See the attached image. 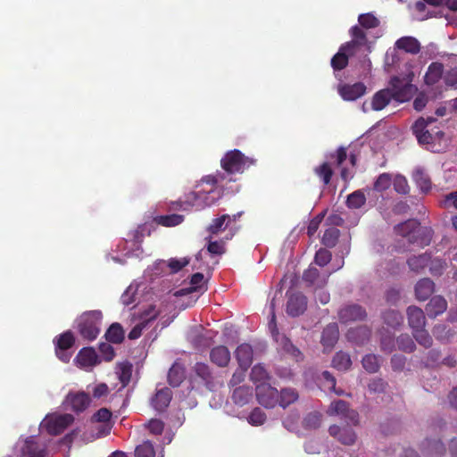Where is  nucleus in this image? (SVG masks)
<instances>
[{"label":"nucleus","mask_w":457,"mask_h":457,"mask_svg":"<svg viewBox=\"0 0 457 457\" xmlns=\"http://www.w3.org/2000/svg\"><path fill=\"white\" fill-rule=\"evenodd\" d=\"M329 274L320 277L317 268L310 266L303 274V280L310 285H316L322 288L328 283Z\"/></svg>","instance_id":"27"},{"label":"nucleus","mask_w":457,"mask_h":457,"mask_svg":"<svg viewBox=\"0 0 457 457\" xmlns=\"http://www.w3.org/2000/svg\"><path fill=\"white\" fill-rule=\"evenodd\" d=\"M347 157L348 148L345 146L338 147L334 153L329 154V158L334 160L335 165L341 168L340 177L344 181H348L354 174V170L343 166V163L347 160Z\"/></svg>","instance_id":"11"},{"label":"nucleus","mask_w":457,"mask_h":457,"mask_svg":"<svg viewBox=\"0 0 457 457\" xmlns=\"http://www.w3.org/2000/svg\"><path fill=\"white\" fill-rule=\"evenodd\" d=\"M350 35L352 37V44L356 42L360 46H366L368 41L367 35L361 28L357 25L352 27L350 29Z\"/></svg>","instance_id":"59"},{"label":"nucleus","mask_w":457,"mask_h":457,"mask_svg":"<svg viewBox=\"0 0 457 457\" xmlns=\"http://www.w3.org/2000/svg\"><path fill=\"white\" fill-rule=\"evenodd\" d=\"M435 121L436 119L432 117L428 119L420 117L413 123L411 130L420 145L435 144L436 141L440 140L445 136L442 130L437 129L434 131V129L429 130L428 129V127Z\"/></svg>","instance_id":"4"},{"label":"nucleus","mask_w":457,"mask_h":457,"mask_svg":"<svg viewBox=\"0 0 457 457\" xmlns=\"http://www.w3.org/2000/svg\"><path fill=\"white\" fill-rule=\"evenodd\" d=\"M106 340L112 344H120L125 337L124 329L120 323H112L104 335Z\"/></svg>","instance_id":"38"},{"label":"nucleus","mask_w":457,"mask_h":457,"mask_svg":"<svg viewBox=\"0 0 457 457\" xmlns=\"http://www.w3.org/2000/svg\"><path fill=\"white\" fill-rule=\"evenodd\" d=\"M392 184V177L388 173L380 174L374 182L373 188L378 192L386 191Z\"/></svg>","instance_id":"57"},{"label":"nucleus","mask_w":457,"mask_h":457,"mask_svg":"<svg viewBox=\"0 0 457 457\" xmlns=\"http://www.w3.org/2000/svg\"><path fill=\"white\" fill-rule=\"evenodd\" d=\"M417 87L405 79L394 76L389 81V87L378 91L372 97L371 106L374 111L383 110L392 99L403 103L409 101L416 93Z\"/></svg>","instance_id":"1"},{"label":"nucleus","mask_w":457,"mask_h":457,"mask_svg":"<svg viewBox=\"0 0 457 457\" xmlns=\"http://www.w3.org/2000/svg\"><path fill=\"white\" fill-rule=\"evenodd\" d=\"M363 369L369 373H376L380 369L379 356L369 353L361 360Z\"/></svg>","instance_id":"43"},{"label":"nucleus","mask_w":457,"mask_h":457,"mask_svg":"<svg viewBox=\"0 0 457 457\" xmlns=\"http://www.w3.org/2000/svg\"><path fill=\"white\" fill-rule=\"evenodd\" d=\"M21 454L24 457H46V446L39 444L33 436L28 437L21 448Z\"/></svg>","instance_id":"18"},{"label":"nucleus","mask_w":457,"mask_h":457,"mask_svg":"<svg viewBox=\"0 0 457 457\" xmlns=\"http://www.w3.org/2000/svg\"><path fill=\"white\" fill-rule=\"evenodd\" d=\"M191 380L204 386L210 391H212L216 386L215 377L210 366L204 362H196L194 365L191 372Z\"/></svg>","instance_id":"7"},{"label":"nucleus","mask_w":457,"mask_h":457,"mask_svg":"<svg viewBox=\"0 0 457 457\" xmlns=\"http://www.w3.org/2000/svg\"><path fill=\"white\" fill-rule=\"evenodd\" d=\"M298 399L297 392L293 388H285L278 393V401L280 406L287 407Z\"/></svg>","instance_id":"45"},{"label":"nucleus","mask_w":457,"mask_h":457,"mask_svg":"<svg viewBox=\"0 0 457 457\" xmlns=\"http://www.w3.org/2000/svg\"><path fill=\"white\" fill-rule=\"evenodd\" d=\"M225 179V175L223 173H216V174H212V175H207V176H204L203 177V179L200 180V182H198L195 186L196 188L200 187V186L203 184V183H206L208 185L211 186V188L207 191H205V193L209 195L212 192L214 191V188H215V186L221 182L223 179Z\"/></svg>","instance_id":"50"},{"label":"nucleus","mask_w":457,"mask_h":457,"mask_svg":"<svg viewBox=\"0 0 457 457\" xmlns=\"http://www.w3.org/2000/svg\"><path fill=\"white\" fill-rule=\"evenodd\" d=\"M340 230L336 227H330L324 231L321 237V244L326 247L333 248L338 242Z\"/></svg>","instance_id":"41"},{"label":"nucleus","mask_w":457,"mask_h":457,"mask_svg":"<svg viewBox=\"0 0 457 457\" xmlns=\"http://www.w3.org/2000/svg\"><path fill=\"white\" fill-rule=\"evenodd\" d=\"M383 320L387 326L397 328L403 322V316L398 311L389 310L383 313Z\"/></svg>","instance_id":"52"},{"label":"nucleus","mask_w":457,"mask_h":457,"mask_svg":"<svg viewBox=\"0 0 457 457\" xmlns=\"http://www.w3.org/2000/svg\"><path fill=\"white\" fill-rule=\"evenodd\" d=\"M184 378H185L184 368L178 363L173 364L170 368L169 372H168L169 384L173 387H177L183 382Z\"/></svg>","instance_id":"39"},{"label":"nucleus","mask_w":457,"mask_h":457,"mask_svg":"<svg viewBox=\"0 0 457 457\" xmlns=\"http://www.w3.org/2000/svg\"><path fill=\"white\" fill-rule=\"evenodd\" d=\"M273 338L285 353L292 355L296 361L303 359L301 351L285 335H280L279 332H277L276 337Z\"/></svg>","instance_id":"31"},{"label":"nucleus","mask_w":457,"mask_h":457,"mask_svg":"<svg viewBox=\"0 0 457 457\" xmlns=\"http://www.w3.org/2000/svg\"><path fill=\"white\" fill-rule=\"evenodd\" d=\"M370 335L371 331L367 326H360L350 328L346 333V337L349 341L361 345L370 340Z\"/></svg>","instance_id":"26"},{"label":"nucleus","mask_w":457,"mask_h":457,"mask_svg":"<svg viewBox=\"0 0 457 457\" xmlns=\"http://www.w3.org/2000/svg\"><path fill=\"white\" fill-rule=\"evenodd\" d=\"M240 368L247 370L253 361V348L249 344H241L235 352Z\"/></svg>","instance_id":"23"},{"label":"nucleus","mask_w":457,"mask_h":457,"mask_svg":"<svg viewBox=\"0 0 457 457\" xmlns=\"http://www.w3.org/2000/svg\"><path fill=\"white\" fill-rule=\"evenodd\" d=\"M386 386L387 383L380 378H372L368 384L369 391L377 394L384 393Z\"/></svg>","instance_id":"63"},{"label":"nucleus","mask_w":457,"mask_h":457,"mask_svg":"<svg viewBox=\"0 0 457 457\" xmlns=\"http://www.w3.org/2000/svg\"><path fill=\"white\" fill-rule=\"evenodd\" d=\"M444 65L438 62H433L428 67L424 80L427 85L432 86L437 83L443 76Z\"/></svg>","instance_id":"32"},{"label":"nucleus","mask_w":457,"mask_h":457,"mask_svg":"<svg viewBox=\"0 0 457 457\" xmlns=\"http://www.w3.org/2000/svg\"><path fill=\"white\" fill-rule=\"evenodd\" d=\"M412 335L415 340L420 345L424 346L425 348L431 347L433 339L424 328L413 330Z\"/></svg>","instance_id":"55"},{"label":"nucleus","mask_w":457,"mask_h":457,"mask_svg":"<svg viewBox=\"0 0 457 457\" xmlns=\"http://www.w3.org/2000/svg\"><path fill=\"white\" fill-rule=\"evenodd\" d=\"M398 349L405 353H412L416 349V345L412 338L407 334H402L396 339Z\"/></svg>","instance_id":"53"},{"label":"nucleus","mask_w":457,"mask_h":457,"mask_svg":"<svg viewBox=\"0 0 457 457\" xmlns=\"http://www.w3.org/2000/svg\"><path fill=\"white\" fill-rule=\"evenodd\" d=\"M76 361L82 367H94L100 363V359L93 347H83L76 356Z\"/></svg>","instance_id":"21"},{"label":"nucleus","mask_w":457,"mask_h":457,"mask_svg":"<svg viewBox=\"0 0 457 457\" xmlns=\"http://www.w3.org/2000/svg\"><path fill=\"white\" fill-rule=\"evenodd\" d=\"M112 411L107 408H101L99 409L93 416H92V421L93 422H98V423H104V428L103 430L99 431V436H105L109 434L111 430L110 426V420L112 419Z\"/></svg>","instance_id":"34"},{"label":"nucleus","mask_w":457,"mask_h":457,"mask_svg":"<svg viewBox=\"0 0 457 457\" xmlns=\"http://www.w3.org/2000/svg\"><path fill=\"white\" fill-rule=\"evenodd\" d=\"M321 420L322 415L318 411H312L304 417L303 420V427L305 429H317L320 427Z\"/></svg>","instance_id":"49"},{"label":"nucleus","mask_w":457,"mask_h":457,"mask_svg":"<svg viewBox=\"0 0 457 457\" xmlns=\"http://www.w3.org/2000/svg\"><path fill=\"white\" fill-rule=\"evenodd\" d=\"M395 46V48L411 54H417L421 49L419 40L410 36L402 37L397 39Z\"/></svg>","instance_id":"24"},{"label":"nucleus","mask_w":457,"mask_h":457,"mask_svg":"<svg viewBox=\"0 0 457 457\" xmlns=\"http://www.w3.org/2000/svg\"><path fill=\"white\" fill-rule=\"evenodd\" d=\"M65 403L75 412L84 411L90 404L91 399L85 392L69 393Z\"/></svg>","instance_id":"13"},{"label":"nucleus","mask_w":457,"mask_h":457,"mask_svg":"<svg viewBox=\"0 0 457 457\" xmlns=\"http://www.w3.org/2000/svg\"><path fill=\"white\" fill-rule=\"evenodd\" d=\"M328 413L330 416H340L349 426L359 424V413L355 410L350 409L349 403L344 400L333 401Z\"/></svg>","instance_id":"6"},{"label":"nucleus","mask_w":457,"mask_h":457,"mask_svg":"<svg viewBox=\"0 0 457 457\" xmlns=\"http://www.w3.org/2000/svg\"><path fill=\"white\" fill-rule=\"evenodd\" d=\"M231 222V217L228 214H223L212 220L207 227V231L212 235H217L224 231Z\"/></svg>","instance_id":"37"},{"label":"nucleus","mask_w":457,"mask_h":457,"mask_svg":"<svg viewBox=\"0 0 457 457\" xmlns=\"http://www.w3.org/2000/svg\"><path fill=\"white\" fill-rule=\"evenodd\" d=\"M338 93L345 101H354L366 93V87L361 82L353 85L344 84L338 87Z\"/></svg>","instance_id":"15"},{"label":"nucleus","mask_w":457,"mask_h":457,"mask_svg":"<svg viewBox=\"0 0 457 457\" xmlns=\"http://www.w3.org/2000/svg\"><path fill=\"white\" fill-rule=\"evenodd\" d=\"M314 173L320 179L322 183L327 186L330 183L334 172L330 164L325 162L314 168Z\"/></svg>","instance_id":"46"},{"label":"nucleus","mask_w":457,"mask_h":457,"mask_svg":"<svg viewBox=\"0 0 457 457\" xmlns=\"http://www.w3.org/2000/svg\"><path fill=\"white\" fill-rule=\"evenodd\" d=\"M447 308L446 300L441 295H436L430 299L426 306V312L428 317L436 318L444 313Z\"/></svg>","instance_id":"28"},{"label":"nucleus","mask_w":457,"mask_h":457,"mask_svg":"<svg viewBox=\"0 0 457 457\" xmlns=\"http://www.w3.org/2000/svg\"><path fill=\"white\" fill-rule=\"evenodd\" d=\"M258 402L266 408H272L278 401V391L270 384H258L256 386Z\"/></svg>","instance_id":"9"},{"label":"nucleus","mask_w":457,"mask_h":457,"mask_svg":"<svg viewBox=\"0 0 457 457\" xmlns=\"http://www.w3.org/2000/svg\"><path fill=\"white\" fill-rule=\"evenodd\" d=\"M184 220V216L180 214H169V215H161L156 216L154 218V221L162 225L163 227H174L180 223H182Z\"/></svg>","instance_id":"44"},{"label":"nucleus","mask_w":457,"mask_h":457,"mask_svg":"<svg viewBox=\"0 0 457 457\" xmlns=\"http://www.w3.org/2000/svg\"><path fill=\"white\" fill-rule=\"evenodd\" d=\"M255 164V159L245 156L237 149L227 152L220 160V166L228 174L243 173Z\"/></svg>","instance_id":"3"},{"label":"nucleus","mask_w":457,"mask_h":457,"mask_svg":"<svg viewBox=\"0 0 457 457\" xmlns=\"http://www.w3.org/2000/svg\"><path fill=\"white\" fill-rule=\"evenodd\" d=\"M74 418L71 414H62L47 422V430L52 435L62 433L72 422Z\"/></svg>","instance_id":"19"},{"label":"nucleus","mask_w":457,"mask_h":457,"mask_svg":"<svg viewBox=\"0 0 457 457\" xmlns=\"http://www.w3.org/2000/svg\"><path fill=\"white\" fill-rule=\"evenodd\" d=\"M395 190L402 195H406L409 193V185L407 179L401 175H398L395 178L393 181Z\"/></svg>","instance_id":"64"},{"label":"nucleus","mask_w":457,"mask_h":457,"mask_svg":"<svg viewBox=\"0 0 457 457\" xmlns=\"http://www.w3.org/2000/svg\"><path fill=\"white\" fill-rule=\"evenodd\" d=\"M413 179L423 193H428L431 189V180L423 170H417L413 173Z\"/></svg>","instance_id":"48"},{"label":"nucleus","mask_w":457,"mask_h":457,"mask_svg":"<svg viewBox=\"0 0 457 457\" xmlns=\"http://www.w3.org/2000/svg\"><path fill=\"white\" fill-rule=\"evenodd\" d=\"M366 317L365 309L355 303L344 306L338 312V319L342 323L363 320Z\"/></svg>","instance_id":"10"},{"label":"nucleus","mask_w":457,"mask_h":457,"mask_svg":"<svg viewBox=\"0 0 457 457\" xmlns=\"http://www.w3.org/2000/svg\"><path fill=\"white\" fill-rule=\"evenodd\" d=\"M210 360L219 367H227L230 361V352L224 345L215 346L210 352Z\"/></svg>","instance_id":"25"},{"label":"nucleus","mask_w":457,"mask_h":457,"mask_svg":"<svg viewBox=\"0 0 457 457\" xmlns=\"http://www.w3.org/2000/svg\"><path fill=\"white\" fill-rule=\"evenodd\" d=\"M213 204V200L209 201V195L204 190L191 191L184 195V199L173 202L171 207L175 210L188 211L193 207L204 209Z\"/></svg>","instance_id":"5"},{"label":"nucleus","mask_w":457,"mask_h":457,"mask_svg":"<svg viewBox=\"0 0 457 457\" xmlns=\"http://www.w3.org/2000/svg\"><path fill=\"white\" fill-rule=\"evenodd\" d=\"M307 307V298L300 292L292 293L288 295L287 303V312L289 316L298 317L303 314Z\"/></svg>","instance_id":"12"},{"label":"nucleus","mask_w":457,"mask_h":457,"mask_svg":"<svg viewBox=\"0 0 457 457\" xmlns=\"http://www.w3.org/2000/svg\"><path fill=\"white\" fill-rule=\"evenodd\" d=\"M407 319L410 328L413 330L423 328L426 325L424 312L417 306H409L407 309Z\"/></svg>","instance_id":"22"},{"label":"nucleus","mask_w":457,"mask_h":457,"mask_svg":"<svg viewBox=\"0 0 457 457\" xmlns=\"http://www.w3.org/2000/svg\"><path fill=\"white\" fill-rule=\"evenodd\" d=\"M435 284L428 278L420 279L415 286V295L420 301L427 300L434 292Z\"/></svg>","instance_id":"30"},{"label":"nucleus","mask_w":457,"mask_h":457,"mask_svg":"<svg viewBox=\"0 0 457 457\" xmlns=\"http://www.w3.org/2000/svg\"><path fill=\"white\" fill-rule=\"evenodd\" d=\"M266 420V414L264 411L260 408H254L249 417L248 421L250 424L253 426H260L262 425Z\"/></svg>","instance_id":"62"},{"label":"nucleus","mask_w":457,"mask_h":457,"mask_svg":"<svg viewBox=\"0 0 457 457\" xmlns=\"http://www.w3.org/2000/svg\"><path fill=\"white\" fill-rule=\"evenodd\" d=\"M348 60L349 56L339 48V51L332 57L330 63L335 71H342L348 65Z\"/></svg>","instance_id":"54"},{"label":"nucleus","mask_w":457,"mask_h":457,"mask_svg":"<svg viewBox=\"0 0 457 457\" xmlns=\"http://www.w3.org/2000/svg\"><path fill=\"white\" fill-rule=\"evenodd\" d=\"M431 262V255L428 253H424L418 256H412L407 260V264L411 270L420 273L423 270L428 263Z\"/></svg>","instance_id":"36"},{"label":"nucleus","mask_w":457,"mask_h":457,"mask_svg":"<svg viewBox=\"0 0 457 457\" xmlns=\"http://www.w3.org/2000/svg\"><path fill=\"white\" fill-rule=\"evenodd\" d=\"M250 377L252 381L259 384H268L267 381L270 379L269 372L262 364H256L252 368Z\"/></svg>","instance_id":"47"},{"label":"nucleus","mask_w":457,"mask_h":457,"mask_svg":"<svg viewBox=\"0 0 457 457\" xmlns=\"http://www.w3.org/2000/svg\"><path fill=\"white\" fill-rule=\"evenodd\" d=\"M132 364L129 361L119 363L117 366V375L123 387L127 386L131 379Z\"/></svg>","instance_id":"40"},{"label":"nucleus","mask_w":457,"mask_h":457,"mask_svg":"<svg viewBox=\"0 0 457 457\" xmlns=\"http://www.w3.org/2000/svg\"><path fill=\"white\" fill-rule=\"evenodd\" d=\"M358 21L360 25L365 29H374L379 25L378 19L370 12L361 14L358 18Z\"/></svg>","instance_id":"58"},{"label":"nucleus","mask_w":457,"mask_h":457,"mask_svg":"<svg viewBox=\"0 0 457 457\" xmlns=\"http://www.w3.org/2000/svg\"><path fill=\"white\" fill-rule=\"evenodd\" d=\"M208 240L207 251L212 255H221L225 253V243L223 241H212L211 237Z\"/></svg>","instance_id":"60"},{"label":"nucleus","mask_w":457,"mask_h":457,"mask_svg":"<svg viewBox=\"0 0 457 457\" xmlns=\"http://www.w3.org/2000/svg\"><path fill=\"white\" fill-rule=\"evenodd\" d=\"M339 330L337 323L328 324L322 331L321 344L326 348H332L337 342Z\"/></svg>","instance_id":"29"},{"label":"nucleus","mask_w":457,"mask_h":457,"mask_svg":"<svg viewBox=\"0 0 457 457\" xmlns=\"http://www.w3.org/2000/svg\"><path fill=\"white\" fill-rule=\"evenodd\" d=\"M424 454L430 457H443L446 453V447L440 438H426L421 445Z\"/></svg>","instance_id":"16"},{"label":"nucleus","mask_w":457,"mask_h":457,"mask_svg":"<svg viewBox=\"0 0 457 457\" xmlns=\"http://www.w3.org/2000/svg\"><path fill=\"white\" fill-rule=\"evenodd\" d=\"M332 258L331 253L326 248H320L314 257L315 263L320 267L326 266Z\"/></svg>","instance_id":"61"},{"label":"nucleus","mask_w":457,"mask_h":457,"mask_svg":"<svg viewBox=\"0 0 457 457\" xmlns=\"http://www.w3.org/2000/svg\"><path fill=\"white\" fill-rule=\"evenodd\" d=\"M420 226V223L417 220L411 219L396 225L395 227V231L397 235L407 237L410 242V237H411Z\"/></svg>","instance_id":"35"},{"label":"nucleus","mask_w":457,"mask_h":457,"mask_svg":"<svg viewBox=\"0 0 457 457\" xmlns=\"http://www.w3.org/2000/svg\"><path fill=\"white\" fill-rule=\"evenodd\" d=\"M159 312L155 311V307L151 305L143 314L144 320L137 324L129 333V338L131 340L137 339L141 337L144 328L148 323L157 318Z\"/></svg>","instance_id":"17"},{"label":"nucleus","mask_w":457,"mask_h":457,"mask_svg":"<svg viewBox=\"0 0 457 457\" xmlns=\"http://www.w3.org/2000/svg\"><path fill=\"white\" fill-rule=\"evenodd\" d=\"M352 365L350 355L344 352H337L332 359V366L338 370H347Z\"/></svg>","instance_id":"42"},{"label":"nucleus","mask_w":457,"mask_h":457,"mask_svg":"<svg viewBox=\"0 0 457 457\" xmlns=\"http://www.w3.org/2000/svg\"><path fill=\"white\" fill-rule=\"evenodd\" d=\"M432 239V230L427 227H421L416 229V232L410 237L411 244H416L420 247L427 246Z\"/></svg>","instance_id":"33"},{"label":"nucleus","mask_w":457,"mask_h":457,"mask_svg":"<svg viewBox=\"0 0 457 457\" xmlns=\"http://www.w3.org/2000/svg\"><path fill=\"white\" fill-rule=\"evenodd\" d=\"M366 203V196L361 190H356L347 196L346 205L351 209H359Z\"/></svg>","instance_id":"51"},{"label":"nucleus","mask_w":457,"mask_h":457,"mask_svg":"<svg viewBox=\"0 0 457 457\" xmlns=\"http://www.w3.org/2000/svg\"><path fill=\"white\" fill-rule=\"evenodd\" d=\"M172 399V392L169 387H162L156 390L152 397V406L158 411H163L170 404Z\"/></svg>","instance_id":"20"},{"label":"nucleus","mask_w":457,"mask_h":457,"mask_svg":"<svg viewBox=\"0 0 457 457\" xmlns=\"http://www.w3.org/2000/svg\"><path fill=\"white\" fill-rule=\"evenodd\" d=\"M103 314L94 310L83 312L77 320V328L79 335L86 340H95L99 333Z\"/></svg>","instance_id":"2"},{"label":"nucleus","mask_w":457,"mask_h":457,"mask_svg":"<svg viewBox=\"0 0 457 457\" xmlns=\"http://www.w3.org/2000/svg\"><path fill=\"white\" fill-rule=\"evenodd\" d=\"M328 432L330 436L346 445H353L356 441V434L349 426L339 427L337 425H332L329 427Z\"/></svg>","instance_id":"14"},{"label":"nucleus","mask_w":457,"mask_h":457,"mask_svg":"<svg viewBox=\"0 0 457 457\" xmlns=\"http://www.w3.org/2000/svg\"><path fill=\"white\" fill-rule=\"evenodd\" d=\"M135 457H155V451L150 441H145L135 449Z\"/></svg>","instance_id":"56"},{"label":"nucleus","mask_w":457,"mask_h":457,"mask_svg":"<svg viewBox=\"0 0 457 457\" xmlns=\"http://www.w3.org/2000/svg\"><path fill=\"white\" fill-rule=\"evenodd\" d=\"M75 343V337L71 331L68 330L55 337V353L63 362H69L71 354L66 351L71 349Z\"/></svg>","instance_id":"8"}]
</instances>
